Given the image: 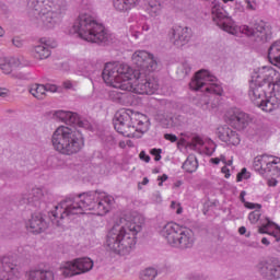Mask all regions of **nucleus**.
Instances as JSON below:
<instances>
[{"mask_svg": "<svg viewBox=\"0 0 280 280\" xmlns=\"http://www.w3.org/2000/svg\"><path fill=\"white\" fill-rule=\"evenodd\" d=\"M115 199L106 192L91 190L77 197H67L50 212V220L56 226H62V220L71 215H82L94 211L96 215H106Z\"/></svg>", "mask_w": 280, "mask_h": 280, "instance_id": "f257e3e1", "label": "nucleus"}, {"mask_svg": "<svg viewBox=\"0 0 280 280\" xmlns=\"http://www.w3.org/2000/svg\"><path fill=\"white\" fill-rule=\"evenodd\" d=\"M132 62L137 67L135 93H138V95H154L159 91V81L150 75L159 67L154 55L147 50H137L132 55Z\"/></svg>", "mask_w": 280, "mask_h": 280, "instance_id": "f03ea898", "label": "nucleus"}, {"mask_svg": "<svg viewBox=\"0 0 280 280\" xmlns=\"http://www.w3.org/2000/svg\"><path fill=\"white\" fill-rule=\"evenodd\" d=\"M277 71L270 67L259 68L252 74L248 95L255 106H261L266 97H280V79L275 82Z\"/></svg>", "mask_w": 280, "mask_h": 280, "instance_id": "7ed1b4c3", "label": "nucleus"}, {"mask_svg": "<svg viewBox=\"0 0 280 280\" xmlns=\"http://www.w3.org/2000/svg\"><path fill=\"white\" fill-rule=\"evenodd\" d=\"M138 233H141V224L135 221L115 224L107 233L106 246L117 255H129L137 244Z\"/></svg>", "mask_w": 280, "mask_h": 280, "instance_id": "20e7f679", "label": "nucleus"}, {"mask_svg": "<svg viewBox=\"0 0 280 280\" xmlns=\"http://www.w3.org/2000/svg\"><path fill=\"white\" fill-rule=\"evenodd\" d=\"M31 18L37 25L46 30H54L55 25L60 23L67 1L65 0H28Z\"/></svg>", "mask_w": 280, "mask_h": 280, "instance_id": "39448f33", "label": "nucleus"}, {"mask_svg": "<svg viewBox=\"0 0 280 280\" xmlns=\"http://www.w3.org/2000/svg\"><path fill=\"white\" fill-rule=\"evenodd\" d=\"M73 30L88 43L108 45L113 40V35L91 13H81L73 24Z\"/></svg>", "mask_w": 280, "mask_h": 280, "instance_id": "423d86ee", "label": "nucleus"}, {"mask_svg": "<svg viewBox=\"0 0 280 280\" xmlns=\"http://www.w3.org/2000/svg\"><path fill=\"white\" fill-rule=\"evenodd\" d=\"M54 150L63 156H73L82 152L84 148V137L80 131H75L68 126H59L51 136Z\"/></svg>", "mask_w": 280, "mask_h": 280, "instance_id": "0eeeda50", "label": "nucleus"}, {"mask_svg": "<svg viewBox=\"0 0 280 280\" xmlns=\"http://www.w3.org/2000/svg\"><path fill=\"white\" fill-rule=\"evenodd\" d=\"M114 128L122 137L135 138L148 132V118L145 115L131 109H120L114 118Z\"/></svg>", "mask_w": 280, "mask_h": 280, "instance_id": "6e6552de", "label": "nucleus"}, {"mask_svg": "<svg viewBox=\"0 0 280 280\" xmlns=\"http://www.w3.org/2000/svg\"><path fill=\"white\" fill-rule=\"evenodd\" d=\"M102 75L105 84L113 86V89L132 91V84L130 83L132 69H130V66L120 62L106 63Z\"/></svg>", "mask_w": 280, "mask_h": 280, "instance_id": "1a4fd4ad", "label": "nucleus"}, {"mask_svg": "<svg viewBox=\"0 0 280 280\" xmlns=\"http://www.w3.org/2000/svg\"><path fill=\"white\" fill-rule=\"evenodd\" d=\"M161 235L166 240L170 246H173V248H180L182 250L194 248L196 242L194 231L183 228L174 222L166 223L161 230Z\"/></svg>", "mask_w": 280, "mask_h": 280, "instance_id": "9d476101", "label": "nucleus"}, {"mask_svg": "<svg viewBox=\"0 0 280 280\" xmlns=\"http://www.w3.org/2000/svg\"><path fill=\"white\" fill-rule=\"evenodd\" d=\"M215 82H218V78L209 73L207 70H200L195 74V78L190 81L189 86L192 91H201L211 93L212 95H222L224 90H222V85Z\"/></svg>", "mask_w": 280, "mask_h": 280, "instance_id": "9b49d317", "label": "nucleus"}, {"mask_svg": "<svg viewBox=\"0 0 280 280\" xmlns=\"http://www.w3.org/2000/svg\"><path fill=\"white\" fill-rule=\"evenodd\" d=\"M255 269L264 280L280 279V259L277 257L259 260L255 266Z\"/></svg>", "mask_w": 280, "mask_h": 280, "instance_id": "f8f14e48", "label": "nucleus"}, {"mask_svg": "<svg viewBox=\"0 0 280 280\" xmlns=\"http://www.w3.org/2000/svg\"><path fill=\"white\" fill-rule=\"evenodd\" d=\"M240 33L245 34L248 38H254L256 43H266L268 40V28L264 20H254L249 25H241Z\"/></svg>", "mask_w": 280, "mask_h": 280, "instance_id": "ddd939ff", "label": "nucleus"}, {"mask_svg": "<svg viewBox=\"0 0 280 280\" xmlns=\"http://www.w3.org/2000/svg\"><path fill=\"white\" fill-rule=\"evenodd\" d=\"M211 13L212 20L218 25V27L223 30V32H228V34H235V28L233 27V20L231 19V16H229L226 10L222 8L220 1H212Z\"/></svg>", "mask_w": 280, "mask_h": 280, "instance_id": "4468645a", "label": "nucleus"}, {"mask_svg": "<svg viewBox=\"0 0 280 280\" xmlns=\"http://www.w3.org/2000/svg\"><path fill=\"white\" fill-rule=\"evenodd\" d=\"M93 270V260L91 258H78L74 261H68L61 268V275L65 277H75Z\"/></svg>", "mask_w": 280, "mask_h": 280, "instance_id": "2eb2a0df", "label": "nucleus"}, {"mask_svg": "<svg viewBox=\"0 0 280 280\" xmlns=\"http://www.w3.org/2000/svg\"><path fill=\"white\" fill-rule=\"evenodd\" d=\"M23 269L16 259L4 256L0 260V280H19Z\"/></svg>", "mask_w": 280, "mask_h": 280, "instance_id": "dca6fc26", "label": "nucleus"}, {"mask_svg": "<svg viewBox=\"0 0 280 280\" xmlns=\"http://www.w3.org/2000/svg\"><path fill=\"white\" fill-rule=\"evenodd\" d=\"M170 36L175 47H185L191 40V28L175 26L171 30Z\"/></svg>", "mask_w": 280, "mask_h": 280, "instance_id": "f3484780", "label": "nucleus"}, {"mask_svg": "<svg viewBox=\"0 0 280 280\" xmlns=\"http://www.w3.org/2000/svg\"><path fill=\"white\" fill-rule=\"evenodd\" d=\"M54 115L59 121H63V124H67V126H78V128L89 127V121L82 120L78 113L57 110Z\"/></svg>", "mask_w": 280, "mask_h": 280, "instance_id": "a211bd4d", "label": "nucleus"}, {"mask_svg": "<svg viewBox=\"0 0 280 280\" xmlns=\"http://www.w3.org/2000/svg\"><path fill=\"white\" fill-rule=\"evenodd\" d=\"M217 135L221 141L228 143V145H240V135L237 131L229 128V126H222L217 129Z\"/></svg>", "mask_w": 280, "mask_h": 280, "instance_id": "6ab92c4d", "label": "nucleus"}, {"mask_svg": "<svg viewBox=\"0 0 280 280\" xmlns=\"http://www.w3.org/2000/svg\"><path fill=\"white\" fill-rule=\"evenodd\" d=\"M45 194H47L45 188H33L31 191L22 195L20 202L21 205H32L33 207H37Z\"/></svg>", "mask_w": 280, "mask_h": 280, "instance_id": "aec40b11", "label": "nucleus"}, {"mask_svg": "<svg viewBox=\"0 0 280 280\" xmlns=\"http://www.w3.org/2000/svg\"><path fill=\"white\" fill-rule=\"evenodd\" d=\"M16 67H25V62H23V57H2L0 58V69L7 75L12 73L13 69Z\"/></svg>", "mask_w": 280, "mask_h": 280, "instance_id": "412c9836", "label": "nucleus"}, {"mask_svg": "<svg viewBox=\"0 0 280 280\" xmlns=\"http://www.w3.org/2000/svg\"><path fill=\"white\" fill-rule=\"evenodd\" d=\"M26 229L31 233H43L47 229V222L43 218L42 213H34L26 223Z\"/></svg>", "mask_w": 280, "mask_h": 280, "instance_id": "4be33fe9", "label": "nucleus"}, {"mask_svg": "<svg viewBox=\"0 0 280 280\" xmlns=\"http://www.w3.org/2000/svg\"><path fill=\"white\" fill-rule=\"evenodd\" d=\"M58 44L56 42L49 43V42H44L43 44L38 45L34 49V56L37 60H47L49 56H51V49H54Z\"/></svg>", "mask_w": 280, "mask_h": 280, "instance_id": "5701e85b", "label": "nucleus"}, {"mask_svg": "<svg viewBox=\"0 0 280 280\" xmlns=\"http://www.w3.org/2000/svg\"><path fill=\"white\" fill-rule=\"evenodd\" d=\"M230 126H232L236 130H244V128L248 126V114L240 110L235 112L230 117Z\"/></svg>", "mask_w": 280, "mask_h": 280, "instance_id": "b1692460", "label": "nucleus"}, {"mask_svg": "<svg viewBox=\"0 0 280 280\" xmlns=\"http://www.w3.org/2000/svg\"><path fill=\"white\" fill-rule=\"evenodd\" d=\"M54 271L47 269H33L26 273V280H55Z\"/></svg>", "mask_w": 280, "mask_h": 280, "instance_id": "393cba45", "label": "nucleus"}, {"mask_svg": "<svg viewBox=\"0 0 280 280\" xmlns=\"http://www.w3.org/2000/svg\"><path fill=\"white\" fill-rule=\"evenodd\" d=\"M268 59L271 65L280 69V40L275 42L268 49Z\"/></svg>", "mask_w": 280, "mask_h": 280, "instance_id": "a878e982", "label": "nucleus"}, {"mask_svg": "<svg viewBox=\"0 0 280 280\" xmlns=\"http://www.w3.org/2000/svg\"><path fill=\"white\" fill-rule=\"evenodd\" d=\"M141 3V0H114V8L118 12H129L133 8H137Z\"/></svg>", "mask_w": 280, "mask_h": 280, "instance_id": "bb28decb", "label": "nucleus"}, {"mask_svg": "<svg viewBox=\"0 0 280 280\" xmlns=\"http://www.w3.org/2000/svg\"><path fill=\"white\" fill-rule=\"evenodd\" d=\"M268 154H262L254 159L255 172H258L261 175L266 174V170H269L268 165H270V162H268Z\"/></svg>", "mask_w": 280, "mask_h": 280, "instance_id": "cd10ccee", "label": "nucleus"}, {"mask_svg": "<svg viewBox=\"0 0 280 280\" xmlns=\"http://www.w3.org/2000/svg\"><path fill=\"white\" fill-rule=\"evenodd\" d=\"M267 162L269 163L266 174H271V176H279L280 171V158L268 155Z\"/></svg>", "mask_w": 280, "mask_h": 280, "instance_id": "c85d7f7f", "label": "nucleus"}, {"mask_svg": "<svg viewBox=\"0 0 280 280\" xmlns=\"http://www.w3.org/2000/svg\"><path fill=\"white\" fill-rule=\"evenodd\" d=\"M277 226H279V224L270 221L269 218H266V223H261V225L258 228V233H260L261 235H271L272 237H275V231H271L272 228L277 229Z\"/></svg>", "mask_w": 280, "mask_h": 280, "instance_id": "c756f323", "label": "nucleus"}, {"mask_svg": "<svg viewBox=\"0 0 280 280\" xmlns=\"http://www.w3.org/2000/svg\"><path fill=\"white\" fill-rule=\"evenodd\" d=\"M30 93L35 97L36 100H45L47 97V93L45 92V84H38L35 83L31 85Z\"/></svg>", "mask_w": 280, "mask_h": 280, "instance_id": "7c9ffc66", "label": "nucleus"}, {"mask_svg": "<svg viewBox=\"0 0 280 280\" xmlns=\"http://www.w3.org/2000/svg\"><path fill=\"white\" fill-rule=\"evenodd\" d=\"M183 170H185V172H187L188 174H194V172L198 170V160L196 159V156H188L183 164Z\"/></svg>", "mask_w": 280, "mask_h": 280, "instance_id": "2f4dec72", "label": "nucleus"}, {"mask_svg": "<svg viewBox=\"0 0 280 280\" xmlns=\"http://www.w3.org/2000/svg\"><path fill=\"white\" fill-rule=\"evenodd\" d=\"M147 10L151 16H159V14H161V10H163L161 0H150Z\"/></svg>", "mask_w": 280, "mask_h": 280, "instance_id": "473e14b6", "label": "nucleus"}, {"mask_svg": "<svg viewBox=\"0 0 280 280\" xmlns=\"http://www.w3.org/2000/svg\"><path fill=\"white\" fill-rule=\"evenodd\" d=\"M78 67H79V71L83 73V75H86L88 78L89 75L95 72V68L93 67V63L85 60L79 61Z\"/></svg>", "mask_w": 280, "mask_h": 280, "instance_id": "72a5a7b5", "label": "nucleus"}, {"mask_svg": "<svg viewBox=\"0 0 280 280\" xmlns=\"http://www.w3.org/2000/svg\"><path fill=\"white\" fill-rule=\"evenodd\" d=\"M256 106H258V108H261V110H265V113H272V110L277 108V104L272 103V101L268 100V97H266L264 102H261V105Z\"/></svg>", "mask_w": 280, "mask_h": 280, "instance_id": "f704fd0d", "label": "nucleus"}, {"mask_svg": "<svg viewBox=\"0 0 280 280\" xmlns=\"http://www.w3.org/2000/svg\"><path fill=\"white\" fill-rule=\"evenodd\" d=\"M156 269L154 268H147L144 271L141 272V280H153L156 279Z\"/></svg>", "mask_w": 280, "mask_h": 280, "instance_id": "c9c22d12", "label": "nucleus"}, {"mask_svg": "<svg viewBox=\"0 0 280 280\" xmlns=\"http://www.w3.org/2000/svg\"><path fill=\"white\" fill-rule=\"evenodd\" d=\"M260 218H261V212H259V210L252 211L248 214V220H249L250 224H257V222H259Z\"/></svg>", "mask_w": 280, "mask_h": 280, "instance_id": "e433bc0d", "label": "nucleus"}, {"mask_svg": "<svg viewBox=\"0 0 280 280\" xmlns=\"http://www.w3.org/2000/svg\"><path fill=\"white\" fill-rule=\"evenodd\" d=\"M244 178H250V175L248 174V171L246 168H242V171L236 176V180L237 183H242Z\"/></svg>", "mask_w": 280, "mask_h": 280, "instance_id": "4c0bfd02", "label": "nucleus"}, {"mask_svg": "<svg viewBox=\"0 0 280 280\" xmlns=\"http://www.w3.org/2000/svg\"><path fill=\"white\" fill-rule=\"evenodd\" d=\"M205 141L202 140V138L196 136L191 139L190 145H192V148H196L197 145H203Z\"/></svg>", "mask_w": 280, "mask_h": 280, "instance_id": "58836bf2", "label": "nucleus"}, {"mask_svg": "<svg viewBox=\"0 0 280 280\" xmlns=\"http://www.w3.org/2000/svg\"><path fill=\"white\" fill-rule=\"evenodd\" d=\"M44 89H45V93H56L58 91V86L55 85V84H45L44 85Z\"/></svg>", "mask_w": 280, "mask_h": 280, "instance_id": "ea45409f", "label": "nucleus"}, {"mask_svg": "<svg viewBox=\"0 0 280 280\" xmlns=\"http://www.w3.org/2000/svg\"><path fill=\"white\" fill-rule=\"evenodd\" d=\"M188 280H208L207 276L200 273H190Z\"/></svg>", "mask_w": 280, "mask_h": 280, "instance_id": "a19ab883", "label": "nucleus"}, {"mask_svg": "<svg viewBox=\"0 0 280 280\" xmlns=\"http://www.w3.org/2000/svg\"><path fill=\"white\" fill-rule=\"evenodd\" d=\"M163 152V150L161 149H151L150 150V154H152V156L154 158V161H160L161 160V153Z\"/></svg>", "mask_w": 280, "mask_h": 280, "instance_id": "79ce46f5", "label": "nucleus"}, {"mask_svg": "<svg viewBox=\"0 0 280 280\" xmlns=\"http://www.w3.org/2000/svg\"><path fill=\"white\" fill-rule=\"evenodd\" d=\"M182 71H184V75H189L191 73V66L187 61L183 62Z\"/></svg>", "mask_w": 280, "mask_h": 280, "instance_id": "37998d69", "label": "nucleus"}, {"mask_svg": "<svg viewBox=\"0 0 280 280\" xmlns=\"http://www.w3.org/2000/svg\"><path fill=\"white\" fill-rule=\"evenodd\" d=\"M164 139H166V141H171V143H176V141H178V137L173 133H165Z\"/></svg>", "mask_w": 280, "mask_h": 280, "instance_id": "c03bdc74", "label": "nucleus"}, {"mask_svg": "<svg viewBox=\"0 0 280 280\" xmlns=\"http://www.w3.org/2000/svg\"><path fill=\"white\" fill-rule=\"evenodd\" d=\"M171 209H177V215H180V213H183V207H180V203H177L176 201H172Z\"/></svg>", "mask_w": 280, "mask_h": 280, "instance_id": "a18cd8bd", "label": "nucleus"}, {"mask_svg": "<svg viewBox=\"0 0 280 280\" xmlns=\"http://www.w3.org/2000/svg\"><path fill=\"white\" fill-rule=\"evenodd\" d=\"M244 206L246 209H261V205L259 203H253V202H245Z\"/></svg>", "mask_w": 280, "mask_h": 280, "instance_id": "49530a36", "label": "nucleus"}, {"mask_svg": "<svg viewBox=\"0 0 280 280\" xmlns=\"http://www.w3.org/2000/svg\"><path fill=\"white\" fill-rule=\"evenodd\" d=\"M245 3L247 4V10H252V11L257 10V2L245 0Z\"/></svg>", "mask_w": 280, "mask_h": 280, "instance_id": "de8ad7c7", "label": "nucleus"}, {"mask_svg": "<svg viewBox=\"0 0 280 280\" xmlns=\"http://www.w3.org/2000/svg\"><path fill=\"white\" fill-rule=\"evenodd\" d=\"M139 156H140V160H141V161H144V163H150V160H151V159H150V155H147V154H145V151H141L140 154H139Z\"/></svg>", "mask_w": 280, "mask_h": 280, "instance_id": "09e8293b", "label": "nucleus"}, {"mask_svg": "<svg viewBox=\"0 0 280 280\" xmlns=\"http://www.w3.org/2000/svg\"><path fill=\"white\" fill-rule=\"evenodd\" d=\"M11 78H14L15 80H26V77L23 73H12Z\"/></svg>", "mask_w": 280, "mask_h": 280, "instance_id": "8fccbe9b", "label": "nucleus"}, {"mask_svg": "<svg viewBox=\"0 0 280 280\" xmlns=\"http://www.w3.org/2000/svg\"><path fill=\"white\" fill-rule=\"evenodd\" d=\"M221 172H222V174H225V178H231V171L229 170V167H226V166H223L222 168H221Z\"/></svg>", "mask_w": 280, "mask_h": 280, "instance_id": "3c124183", "label": "nucleus"}, {"mask_svg": "<svg viewBox=\"0 0 280 280\" xmlns=\"http://www.w3.org/2000/svg\"><path fill=\"white\" fill-rule=\"evenodd\" d=\"M158 180H160L159 187H163V183L167 180V175L163 174L162 176L158 177Z\"/></svg>", "mask_w": 280, "mask_h": 280, "instance_id": "603ef678", "label": "nucleus"}, {"mask_svg": "<svg viewBox=\"0 0 280 280\" xmlns=\"http://www.w3.org/2000/svg\"><path fill=\"white\" fill-rule=\"evenodd\" d=\"M8 93H10L8 89L0 88V97H8Z\"/></svg>", "mask_w": 280, "mask_h": 280, "instance_id": "864d4df0", "label": "nucleus"}, {"mask_svg": "<svg viewBox=\"0 0 280 280\" xmlns=\"http://www.w3.org/2000/svg\"><path fill=\"white\" fill-rule=\"evenodd\" d=\"M62 86H63V89L71 90V89H73V83H71V81H65L62 83Z\"/></svg>", "mask_w": 280, "mask_h": 280, "instance_id": "5fc2aeb1", "label": "nucleus"}, {"mask_svg": "<svg viewBox=\"0 0 280 280\" xmlns=\"http://www.w3.org/2000/svg\"><path fill=\"white\" fill-rule=\"evenodd\" d=\"M276 242H280V226L276 225V233H275Z\"/></svg>", "mask_w": 280, "mask_h": 280, "instance_id": "6e6d98bb", "label": "nucleus"}, {"mask_svg": "<svg viewBox=\"0 0 280 280\" xmlns=\"http://www.w3.org/2000/svg\"><path fill=\"white\" fill-rule=\"evenodd\" d=\"M245 196H246V191H241V194H240V198H241V202H243L244 205H246V198H245Z\"/></svg>", "mask_w": 280, "mask_h": 280, "instance_id": "4d7b16f0", "label": "nucleus"}, {"mask_svg": "<svg viewBox=\"0 0 280 280\" xmlns=\"http://www.w3.org/2000/svg\"><path fill=\"white\" fill-rule=\"evenodd\" d=\"M210 161L213 165H220V158H212Z\"/></svg>", "mask_w": 280, "mask_h": 280, "instance_id": "13d9d810", "label": "nucleus"}, {"mask_svg": "<svg viewBox=\"0 0 280 280\" xmlns=\"http://www.w3.org/2000/svg\"><path fill=\"white\" fill-rule=\"evenodd\" d=\"M238 233H240V235H246V226H241L238 229Z\"/></svg>", "mask_w": 280, "mask_h": 280, "instance_id": "bf43d9fd", "label": "nucleus"}, {"mask_svg": "<svg viewBox=\"0 0 280 280\" xmlns=\"http://www.w3.org/2000/svg\"><path fill=\"white\" fill-rule=\"evenodd\" d=\"M13 45L15 47H22L23 43L21 40H19V39H13Z\"/></svg>", "mask_w": 280, "mask_h": 280, "instance_id": "052dcab7", "label": "nucleus"}, {"mask_svg": "<svg viewBox=\"0 0 280 280\" xmlns=\"http://www.w3.org/2000/svg\"><path fill=\"white\" fill-rule=\"evenodd\" d=\"M261 244H264L265 246H270V241H268L267 237H262L261 238Z\"/></svg>", "mask_w": 280, "mask_h": 280, "instance_id": "680f3d73", "label": "nucleus"}, {"mask_svg": "<svg viewBox=\"0 0 280 280\" xmlns=\"http://www.w3.org/2000/svg\"><path fill=\"white\" fill-rule=\"evenodd\" d=\"M219 159L222 161V163H224V165H226V156L221 155Z\"/></svg>", "mask_w": 280, "mask_h": 280, "instance_id": "e2e57ef3", "label": "nucleus"}, {"mask_svg": "<svg viewBox=\"0 0 280 280\" xmlns=\"http://www.w3.org/2000/svg\"><path fill=\"white\" fill-rule=\"evenodd\" d=\"M148 183H150V179H148V177H144L141 185H148Z\"/></svg>", "mask_w": 280, "mask_h": 280, "instance_id": "0e129e2a", "label": "nucleus"}, {"mask_svg": "<svg viewBox=\"0 0 280 280\" xmlns=\"http://www.w3.org/2000/svg\"><path fill=\"white\" fill-rule=\"evenodd\" d=\"M180 185H183L182 180H177L174 183V187H180Z\"/></svg>", "mask_w": 280, "mask_h": 280, "instance_id": "69168bd1", "label": "nucleus"}, {"mask_svg": "<svg viewBox=\"0 0 280 280\" xmlns=\"http://www.w3.org/2000/svg\"><path fill=\"white\" fill-rule=\"evenodd\" d=\"M140 34L141 33H139V32H135V33H132V36H135L136 38H139Z\"/></svg>", "mask_w": 280, "mask_h": 280, "instance_id": "338daca9", "label": "nucleus"}, {"mask_svg": "<svg viewBox=\"0 0 280 280\" xmlns=\"http://www.w3.org/2000/svg\"><path fill=\"white\" fill-rule=\"evenodd\" d=\"M225 165H233V160L225 162Z\"/></svg>", "mask_w": 280, "mask_h": 280, "instance_id": "774afa93", "label": "nucleus"}]
</instances>
